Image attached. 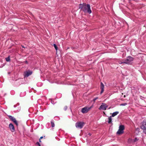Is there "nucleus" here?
I'll return each instance as SVG.
<instances>
[{"instance_id":"f257e3e1","label":"nucleus","mask_w":146,"mask_h":146,"mask_svg":"<svg viewBox=\"0 0 146 146\" xmlns=\"http://www.w3.org/2000/svg\"><path fill=\"white\" fill-rule=\"evenodd\" d=\"M79 9H80L81 10L83 11L84 12H87L90 14L92 12L90 9V5L86 4L85 3L83 4H80L79 6Z\"/></svg>"},{"instance_id":"f03ea898","label":"nucleus","mask_w":146,"mask_h":146,"mask_svg":"<svg viewBox=\"0 0 146 146\" xmlns=\"http://www.w3.org/2000/svg\"><path fill=\"white\" fill-rule=\"evenodd\" d=\"M133 59V58L130 56H129L126 59L123 60L122 61L119 60L118 62L120 64H132Z\"/></svg>"},{"instance_id":"7ed1b4c3","label":"nucleus","mask_w":146,"mask_h":146,"mask_svg":"<svg viewBox=\"0 0 146 146\" xmlns=\"http://www.w3.org/2000/svg\"><path fill=\"white\" fill-rule=\"evenodd\" d=\"M84 124V123L83 122L79 121L76 123L75 126L77 128L81 129L83 127Z\"/></svg>"},{"instance_id":"20e7f679","label":"nucleus","mask_w":146,"mask_h":146,"mask_svg":"<svg viewBox=\"0 0 146 146\" xmlns=\"http://www.w3.org/2000/svg\"><path fill=\"white\" fill-rule=\"evenodd\" d=\"M93 107L92 106L90 107L86 106L82 108L81 110V112L83 113H87Z\"/></svg>"},{"instance_id":"39448f33","label":"nucleus","mask_w":146,"mask_h":146,"mask_svg":"<svg viewBox=\"0 0 146 146\" xmlns=\"http://www.w3.org/2000/svg\"><path fill=\"white\" fill-rule=\"evenodd\" d=\"M108 107V106L104 103H102V105L99 108V110H106V109Z\"/></svg>"},{"instance_id":"423d86ee","label":"nucleus","mask_w":146,"mask_h":146,"mask_svg":"<svg viewBox=\"0 0 146 146\" xmlns=\"http://www.w3.org/2000/svg\"><path fill=\"white\" fill-rule=\"evenodd\" d=\"M141 128L144 130V132L146 134V120H143L142 125L141 126Z\"/></svg>"},{"instance_id":"0eeeda50","label":"nucleus","mask_w":146,"mask_h":146,"mask_svg":"<svg viewBox=\"0 0 146 146\" xmlns=\"http://www.w3.org/2000/svg\"><path fill=\"white\" fill-rule=\"evenodd\" d=\"M9 118L17 126L18 125V123L16 121V119L13 117L9 115Z\"/></svg>"},{"instance_id":"6e6552de","label":"nucleus","mask_w":146,"mask_h":146,"mask_svg":"<svg viewBox=\"0 0 146 146\" xmlns=\"http://www.w3.org/2000/svg\"><path fill=\"white\" fill-rule=\"evenodd\" d=\"M32 73L31 71H28L25 72L24 73V76L25 77H28L29 76L31 75Z\"/></svg>"},{"instance_id":"1a4fd4ad","label":"nucleus","mask_w":146,"mask_h":146,"mask_svg":"<svg viewBox=\"0 0 146 146\" xmlns=\"http://www.w3.org/2000/svg\"><path fill=\"white\" fill-rule=\"evenodd\" d=\"M9 127L12 132H13L15 131V128L13 125L12 123H10L9 125Z\"/></svg>"},{"instance_id":"9d476101","label":"nucleus","mask_w":146,"mask_h":146,"mask_svg":"<svg viewBox=\"0 0 146 146\" xmlns=\"http://www.w3.org/2000/svg\"><path fill=\"white\" fill-rule=\"evenodd\" d=\"M104 84H103V83L102 82H101V85H100V88L101 90V91L100 92L101 94L104 91Z\"/></svg>"},{"instance_id":"9b49d317","label":"nucleus","mask_w":146,"mask_h":146,"mask_svg":"<svg viewBox=\"0 0 146 146\" xmlns=\"http://www.w3.org/2000/svg\"><path fill=\"white\" fill-rule=\"evenodd\" d=\"M123 132V131L119 129L118 131L117 132V134L121 135L122 134Z\"/></svg>"},{"instance_id":"f8f14e48","label":"nucleus","mask_w":146,"mask_h":146,"mask_svg":"<svg viewBox=\"0 0 146 146\" xmlns=\"http://www.w3.org/2000/svg\"><path fill=\"white\" fill-rule=\"evenodd\" d=\"M128 143H134V141L133 139H132L131 138H129L128 141Z\"/></svg>"},{"instance_id":"ddd939ff","label":"nucleus","mask_w":146,"mask_h":146,"mask_svg":"<svg viewBox=\"0 0 146 146\" xmlns=\"http://www.w3.org/2000/svg\"><path fill=\"white\" fill-rule=\"evenodd\" d=\"M119 113V112L118 111H116L115 112H113L112 114V115L111 116L112 117H114L115 115H117Z\"/></svg>"},{"instance_id":"4468645a","label":"nucleus","mask_w":146,"mask_h":146,"mask_svg":"<svg viewBox=\"0 0 146 146\" xmlns=\"http://www.w3.org/2000/svg\"><path fill=\"white\" fill-rule=\"evenodd\" d=\"M119 129H120L123 131L124 129V126L123 125H121L119 126Z\"/></svg>"},{"instance_id":"2eb2a0df","label":"nucleus","mask_w":146,"mask_h":146,"mask_svg":"<svg viewBox=\"0 0 146 146\" xmlns=\"http://www.w3.org/2000/svg\"><path fill=\"white\" fill-rule=\"evenodd\" d=\"M111 116L109 117L108 118V122L109 123H110L111 122L112 119H111Z\"/></svg>"},{"instance_id":"dca6fc26","label":"nucleus","mask_w":146,"mask_h":146,"mask_svg":"<svg viewBox=\"0 0 146 146\" xmlns=\"http://www.w3.org/2000/svg\"><path fill=\"white\" fill-rule=\"evenodd\" d=\"M51 126L52 127H54L55 124H54V122L53 120L51 121Z\"/></svg>"},{"instance_id":"f3484780","label":"nucleus","mask_w":146,"mask_h":146,"mask_svg":"<svg viewBox=\"0 0 146 146\" xmlns=\"http://www.w3.org/2000/svg\"><path fill=\"white\" fill-rule=\"evenodd\" d=\"M5 60L7 62H9L10 60V58L9 57L5 58Z\"/></svg>"},{"instance_id":"a211bd4d","label":"nucleus","mask_w":146,"mask_h":146,"mask_svg":"<svg viewBox=\"0 0 146 146\" xmlns=\"http://www.w3.org/2000/svg\"><path fill=\"white\" fill-rule=\"evenodd\" d=\"M54 46L55 48V49L56 50H58V47L56 46V44H54Z\"/></svg>"},{"instance_id":"6ab92c4d","label":"nucleus","mask_w":146,"mask_h":146,"mask_svg":"<svg viewBox=\"0 0 146 146\" xmlns=\"http://www.w3.org/2000/svg\"><path fill=\"white\" fill-rule=\"evenodd\" d=\"M127 104L126 103H122L120 104V105L121 106H125Z\"/></svg>"},{"instance_id":"aec40b11","label":"nucleus","mask_w":146,"mask_h":146,"mask_svg":"<svg viewBox=\"0 0 146 146\" xmlns=\"http://www.w3.org/2000/svg\"><path fill=\"white\" fill-rule=\"evenodd\" d=\"M134 143L137 141L138 140V139H137V138H135L134 139H133Z\"/></svg>"},{"instance_id":"412c9836","label":"nucleus","mask_w":146,"mask_h":146,"mask_svg":"<svg viewBox=\"0 0 146 146\" xmlns=\"http://www.w3.org/2000/svg\"><path fill=\"white\" fill-rule=\"evenodd\" d=\"M98 97H96L95 98H94V99H93V101L94 102H95V101L98 99Z\"/></svg>"},{"instance_id":"4be33fe9","label":"nucleus","mask_w":146,"mask_h":146,"mask_svg":"<svg viewBox=\"0 0 146 146\" xmlns=\"http://www.w3.org/2000/svg\"><path fill=\"white\" fill-rule=\"evenodd\" d=\"M67 108V106H65L64 107V109L65 110H66Z\"/></svg>"},{"instance_id":"5701e85b","label":"nucleus","mask_w":146,"mask_h":146,"mask_svg":"<svg viewBox=\"0 0 146 146\" xmlns=\"http://www.w3.org/2000/svg\"><path fill=\"white\" fill-rule=\"evenodd\" d=\"M36 144L38 145V146H41L40 144L38 142H37Z\"/></svg>"},{"instance_id":"b1692460","label":"nucleus","mask_w":146,"mask_h":146,"mask_svg":"<svg viewBox=\"0 0 146 146\" xmlns=\"http://www.w3.org/2000/svg\"><path fill=\"white\" fill-rule=\"evenodd\" d=\"M22 93H21L20 94V96H23L22 95Z\"/></svg>"},{"instance_id":"393cba45","label":"nucleus","mask_w":146,"mask_h":146,"mask_svg":"<svg viewBox=\"0 0 146 146\" xmlns=\"http://www.w3.org/2000/svg\"><path fill=\"white\" fill-rule=\"evenodd\" d=\"M20 110H21L20 108H19V109L18 110V111H19Z\"/></svg>"},{"instance_id":"a878e982","label":"nucleus","mask_w":146,"mask_h":146,"mask_svg":"<svg viewBox=\"0 0 146 146\" xmlns=\"http://www.w3.org/2000/svg\"><path fill=\"white\" fill-rule=\"evenodd\" d=\"M51 103H52V104H54V103H53V102L52 101H52H51Z\"/></svg>"},{"instance_id":"bb28decb","label":"nucleus","mask_w":146,"mask_h":146,"mask_svg":"<svg viewBox=\"0 0 146 146\" xmlns=\"http://www.w3.org/2000/svg\"><path fill=\"white\" fill-rule=\"evenodd\" d=\"M42 138H43V137L42 136V137H40V139H42Z\"/></svg>"},{"instance_id":"cd10ccee","label":"nucleus","mask_w":146,"mask_h":146,"mask_svg":"<svg viewBox=\"0 0 146 146\" xmlns=\"http://www.w3.org/2000/svg\"><path fill=\"white\" fill-rule=\"evenodd\" d=\"M22 46V47L23 48H25V47H24L23 46Z\"/></svg>"},{"instance_id":"c85d7f7f","label":"nucleus","mask_w":146,"mask_h":146,"mask_svg":"<svg viewBox=\"0 0 146 146\" xmlns=\"http://www.w3.org/2000/svg\"><path fill=\"white\" fill-rule=\"evenodd\" d=\"M39 142H41V141H40V139H39Z\"/></svg>"},{"instance_id":"c756f323","label":"nucleus","mask_w":146,"mask_h":146,"mask_svg":"<svg viewBox=\"0 0 146 146\" xmlns=\"http://www.w3.org/2000/svg\"><path fill=\"white\" fill-rule=\"evenodd\" d=\"M137 129L139 130V128H137Z\"/></svg>"},{"instance_id":"7c9ffc66","label":"nucleus","mask_w":146,"mask_h":146,"mask_svg":"<svg viewBox=\"0 0 146 146\" xmlns=\"http://www.w3.org/2000/svg\"><path fill=\"white\" fill-rule=\"evenodd\" d=\"M14 107H16V106H15V105H14Z\"/></svg>"},{"instance_id":"2f4dec72","label":"nucleus","mask_w":146,"mask_h":146,"mask_svg":"<svg viewBox=\"0 0 146 146\" xmlns=\"http://www.w3.org/2000/svg\"><path fill=\"white\" fill-rule=\"evenodd\" d=\"M26 62H27V61H26Z\"/></svg>"}]
</instances>
